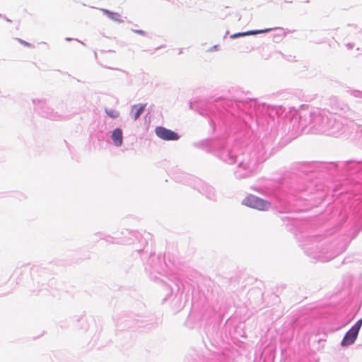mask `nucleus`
<instances>
[{
  "label": "nucleus",
  "mask_w": 362,
  "mask_h": 362,
  "mask_svg": "<svg viewBox=\"0 0 362 362\" xmlns=\"http://www.w3.org/2000/svg\"><path fill=\"white\" fill-rule=\"evenodd\" d=\"M243 204L259 211H267L271 206V203L255 195L250 194L243 200Z\"/></svg>",
  "instance_id": "obj_1"
},
{
  "label": "nucleus",
  "mask_w": 362,
  "mask_h": 362,
  "mask_svg": "<svg viewBox=\"0 0 362 362\" xmlns=\"http://www.w3.org/2000/svg\"><path fill=\"white\" fill-rule=\"evenodd\" d=\"M362 326V318L359 320L345 334L341 345L347 346L352 344L356 339L358 332Z\"/></svg>",
  "instance_id": "obj_2"
},
{
  "label": "nucleus",
  "mask_w": 362,
  "mask_h": 362,
  "mask_svg": "<svg viewBox=\"0 0 362 362\" xmlns=\"http://www.w3.org/2000/svg\"><path fill=\"white\" fill-rule=\"evenodd\" d=\"M155 133L158 137L165 141H176L180 138L177 133L163 127H156Z\"/></svg>",
  "instance_id": "obj_3"
},
{
  "label": "nucleus",
  "mask_w": 362,
  "mask_h": 362,
  "mask_svg": "<svg viewBox=\"0 0 362 362\" xmlns=\"http://www.w3.org/2000/svg\"><path fill=\"white\" fill-rule=\"evenodd\" d=\"M111 137L117 146H120L122 144V131L119 128H117L113 131Z\"/></svg>",
  "instance_id": "obj_4"
},
{
  "label": "nucleus",
  "mask_w": 362,
  "mask_h": 362,
  "mask_svg": "<svg viewBox=\"0 0 362 362\" xmlns=\"http://www.w3.org/2000/svg\"><path fill=\"white\" fill-rule=\"evenodd\" d=\"M269 30H271L270 28L264 29V30H250V31L243 32V33H238L231 35L230 37L235 38V37H243V36H246V35H256V34H259V33H264L268 32Z\"/></svg>",
  "instance_id": "obj_5"
},
{
  "label": "nucleus",
  "mask_w": 362,
  "mask_h": 362,
  "mask_svg": "<svg viewBox=\"0 0 362 362\" xmlns=\"http://www.w3.org/2000/svg\"><path fill=\"white\" fill-rule=\"evenodd\" d=\"M145 105H136L132 108L131 114L134 120L137 119L145 108Z\"/></svg>",
  "instance_id": "obj_6"
},
{
  "label": "nucleus",
  "mask_w": 362,
  "mask_h": 362,
  "mask_svg": "<svg viewBox=\"0 0 362 362\" xmlns=\"http://www.w3.org/2000/svg\"><path fill=\"white\" fill-rule=\"evenodd\" d=\"M104 13H105L110 18H112L113 20H118L120 17V15L117 13H113L108 10H103Z\"/></svg>",
  "instance_id": "obj_7"
},
{
  "label": "nucleus",
  "mask_w": 362,
  "mask_h": 362,
  "mask_svg": "<svg viewBox=\"0 0 362 362\" xmlns=\"http://www.w3.org/2000/svg\"><path fill=\"white\" fill-rule=\"evenodd\" d=\"M105 112L112 118H116L119 115L118 111L112 109H106Z\"/></svg>",
  "instance_id": "obj_8"
},
{
  "label": "nucleus",
  "mask_w": 362,
  "mask_h": 362,
  "mask_svg": "<svg viewBox=\"0 0 362 362\" xmlns=\"http://www.w3.org/2000/svg\"><path fill=\"white\" fill-rule=\"evenodd\" d=\"M19 42H20L22 45H25V46H27V47H30L32 46L30 43H29V42H25V41H24V40H21V39H20V40H19Z\"/></svg>",
  "instance_id": "obj_9"
},
{
  "label": "nucleus",
  "mask_w": 362,
  "mask_h": 362,
  "mask_svg": "<svg viewBox=\"0 0 362 362\" xmlns=\"http://www.w3.org/2000/svg\"><path fill=\"white\" fill-rule=\"evenodd\" d=\"M134 32L136 33H138L139 35H145V32L144 30H134Z\"/></svg>",
  "instance_id": "obj_10"
}]
</instances>
